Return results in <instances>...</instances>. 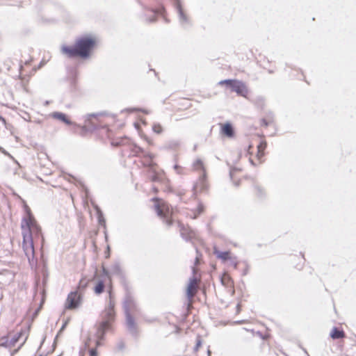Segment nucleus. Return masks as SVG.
<instances>
[{"label": "nucleus", "mask_w": 356, "mask_h": 356, "mask_svg": "<svg viewBox=\"0 0 356 356\" xmlns=\"http://www.w3.org/2000/svg\"><path fill=\"white\" fill-rule=\"evenodd\" d=\"M202 345V340H201V338L200 336H197V339H196V344L194 347V351L195 352H197L198 348L201 346Z\"/></svg>", "instance_id": "nucleus-33"}, {"label": "nucleus", "mask_w": 356, "mask_h": 356, "mask_svg": "<svg viewBox=\"0 0 356 356\" xmlns=\"http://www.w3.org/2000/svg\"><path fill=\"white\" fill-rule=\"evenodd\" d=\"M164 11V8H161L160 10H152V17L149 18H147L146 20L150 23L154 22L156 20V16L159 13L163 14V12Z\"/></svg>", "instance_id": "nucleus-29"}, {"label": "nucleus", "mask_w": 356, "mask_h": 356, "mask_svg": "<svg viewBox=\"0 0 356 356\" xmlns=\"http://www.w3.org/2000/svg\"><path fill=\"white\" fill-rule=\"evenodd\" d=\"M193 166L195 170H199L202 172V175L199 178V182L195 186V188H197L200 187L201 191L205 190L207 187L206 183L207 174L203 161L200 159H197L193 162Z\"/></svg>", "instance_id": "nucleus-7"}, {"label": "nucleus", "mask_w": 356, "mask_h": 356, "mask_svg": "<svg viewBox=\"0 0 356 356\" xmlns=\"http://www.w3.org/2000/svg\"><path fill=\"white\" fill-rule=\"evenodd\" d=\"M105 284L103 280H99L94 287V291L96 294H101L104 291Z\"/></svg>", "instance_id": "nucleus-26"}, {"label": "nucleus", "mask_w": 356, "mask_h": 356, "mask_svg": "<svg viewBox=\"0 0 356 356\" xmlns=\"http://www.w3.org/2000/svg\"><path fill=\"white\" fill-rule=\"evenodd\" d=\"M207 354L209 356L211 355V350L209 349H208V350H207Z\"/></svg>", "instance_id": "nucleus-46"}, {"label": "nucleus", "mask_w": 356, "mask_h": 356, "mask_svg": "<svg viewBox=\"0 0 356 356\" xmlns=\"http://www.w3.org/2000/svg\"><path fill=\"white\" fill-rule=\"evenodd\" d=\"M95 45V40L90 37H82L78 39L73 46L63 45L62 53L70 58L80 57L88 58Z\"/></svg>", "instance_id": "nucleus-1"}, {"label": "nucleus", "mask_w": 356, "mask_h": 356, "mask_svg": "<svg viewBox=\"0 0 356 356\" xmlns=\"http://www.w3.org/2000/svg\"><path fill=\"white\" fill-rule=\"evenodd\" d=\"M129 110L131 111H138L143 112V113L149 114V111H147V110H145L143 108H131Z\"/></svg>", "instance_id": "nucleus-39"}, {"label": "nucleus", "mask_w": 356, "mask_h": 356, "mask_svg": "<svg viewBox=\"0 0 356 356\" xmlns=\"http://www.w3.org/2000/svg\"><path fill=\"white\" fill-rule=\"evenodd\" d=\"M90 356H97V350L96 348H90L89 350Z\"/></svg>", "instance_id": "nucleus-37"}, {"label": "nucleus", "mask_w": 356, "mask_h": 356, "mask_svg": "<svg viewBox=\"0 0 356 356\" xmlns=\"http://www.w3.org/2000/svg\"><path fill=\"white\" fill-rule=\"evenodd\" d=\"M220 132L222 135L228 138H232L235 135L234 129L230 122L221 124Z\"/></svg>", "instance_id": "nucleus-18"}, {"label": "nucleus", "mask_w": 356, "mask_h": 356, "mask_svg": "<svg viewBox=\"0 0 356 356\" xmlns=\"http://www.w3.org/2000/svg\"><path fill=\"white\" fill-rule=\"evenodd\" d=\"M26 335L24 341L26 340L28 337L27 330H22L20 332L16 333L9 341V346H14L17 342L24 336ZM25 341H24V343Z\"/></svg>", "instance_id": "nucleus-21"}, {"label": "nucleus", "mask_w": 356, "mask_h": 356, "mask_svg": "<svg viewBox=\"0 0 356 356\" xmlns=\"http://www.w3.org/2000/svg\"><path fill=\"white\" fill-rule=\"evenodd\" d=\"M107 115H108V113L105 111L88 114L87 115V118L85 120V127H86L88 130H95L99 127V125L97 124V122H94L91 118L97 119L98 117Z\"/></svg>", "instance_id": "nucleus-12"}, {"label": "nucleus", "mask_w": 356, "mask_h": 356, "mask_svg": "<svg viewBox=\"0 0 356 356\" xmlns=\"http://www.w3.org/2000/svg\"><path fill=\"white\" fill-rule=\"evenodd\" d=\"M126 317V325L128 330L133 336L137 335V328L134 318L131 314L130 312H124Z\"/></svg>", "instance_id": "nucleus-15"}, {"label": "nucleus", "mask_w": 356, "mask_h": 356, "mask_svg": "<svg viewBox=\"0 0 356 356\" xmlns=\"http://www.w3.org/2000/svg\"><path fill=\"white\" fill-rule=\"evenodd\" d=\"M102 272H103L104 275H105V276H106L108 277H110V275H111L110 269L108 270V269H106L105 268H103Z\"/></svg>", "instance_id": "nucleus-38"}, {"label": "nucleus", "mask_w": 356, "mask_h": 356, "mask_svg": "<svg viewBox=\"0 0 356 356\" xmlns=\"http://www.w3.org/2000/svg\"><path fill=\"white\" fill-rule=\"evenodd\" d=\"M234 184H235L236 186H239V181H236V183H234Z\"/></svg>", "instance_id": "nucleus-47"}, {"label": "nucleus", "mask_w": 356, "mask_h": 356, "mask_svg": "<svg viewBox=\"0 0 356 356\" xmlns=\"http://www.w3.org/2000/svg\"><path fill=\"white\" fill-rule=\"evenodd\" d=\"M272 122L270 120H267L266 118H263L261 122V125L264 127H268Z\"/></svg>", "instance_id": "nucleus-35"}, {"label": "nucleus", "mask_w": 356, "mask_h": 356, "mask_svg": "<svg viewBox=\"0 0 356 356\" xmlns=\"http://www.w3.org/2000/svg\"><path fill=\"white\" fill-rule=\"evenodd\" d=\"M40 356H42V355H40Z\"/></svg>", "instance_id": "nucleus-56"}, {"label": "nucleus", "mask_w": 356, "mask_h": 356, "mask_svg": "<svg viewBox=\"0 0 356 356\" xmlns=\"http://www.w3.org/2000/svg\"><path fill=\"white\" fill-rule=\"evenodd\" d=\"M330 336L333 339H340L345 337V333L342 330L334 327L330 332Z\"/></svg>", "instance_id": "nucleus-23"}, {"label": "nucleus", "mask_w": 356, "mask_h": 356, "mask_svg": "<svg viewBox=\"0 0 356 356\" xmlns=\"http://www.w3.org/2000/svg\"><path fill=\"white\" fill-rule=\"evenodd\" d=\"M179 227L182 238L186 241H191L194 236L193 231L181 222H179Z\"/></svg>", "instance_id": "nucleus-16"}, {"label": "nucleus", "mask_w": 356, "mask_h": 356, "mask_svg": "<svg viewBox=\"0 0 356 356\" xmlns=\"http://www.w3.org/2000/svg\"><path fill=\"white\" fill-rule=\"evenodd\" d=\"M214 254L217 258L225 261L231 259L230 252L229 251H220L214 249Z\"/></svg>", "instance_id": "nucleus-24"}, {"label": "nucleus", "mask_w": 356, "mask_h": 356, "mask_svg": "<svg viewBox=\"0 0 356 356\" xmlns=\"http://www.w3.org/2000/svg\"><path fill=\"white\" fill-rule=\"evenodd\" d=\"M250 163H252V165H254V162H253V161H252V159H250Z\"/></svg>", "instance_id": "nucleus-51"}, {"label": "nucleus", "mask_w": 356, "mask_h": 356, "mask_svg": "<svg viewBox=\"0 0 356 356\" xmlns=\"http://www.w3.org/2000/svg\"><path fill=\"white\" fill-rule=\"evenodd\" d=\"M152 130L156 134H161L163 132V128L159 123H154L152 126Z\"/></svg>", "instance_id": "nucleus-30"}, {"label": "nucleus", "mask_w": 356, "mask_h": 356, "mask_svg": "<svg viewBox=\"0 0 356 356\" xmlns=\"http://www.w3.org/2000/svg\"><path fill=\"white\" fill-rule=\"evenodd\" d=\"M204 211V206L202 203H200L198 204L197 211L194 213V216L193 217V219L197 218V216L201 214Z\"/></svg>", "instance_id": "nucleus-31"}, {"label": "nucleus", "mask_w": 356, "mask_h": 356, "mask_svg": "<svg viewBox=\"0 0 356 356\" xmlns=\"http://www.w3.org/2000/svg\"><path fill=\"white\" fill-rule=\"evenodd\" d=\"M232 263L234 268H237V265H238L237 262L232 261Z\"/></svg>", "instance_id": "nucleus-42"}, {"label": "nucleus", "mask_w": 356, "mask_h": 356, "mask_svg": "<svg viewBox=\"0 0 356 356\" xmlns=\"http://www.w3.org/2000/svg\"><path fill=\"white\" fill-rule=\"evenodd\" d=\"M267 147V143L266 141H261L258 145H257V156L258 158H261L264 156V150Z\"/></svg>", "instance_id": "nucleus-28"}, {"label": "nucleus", "mask_w": 356, "mask_h": 356, "mask_svg": "<svg viewBox=\"0 0 356 356\" xmlns=\"http://www.w3.org/2000/svg\"><path fill=\"white\" fill-rule=\"evenodd\" d=\"M197 280L193 275L189 279V282L186 289V296L188 300H191L197 291Z\"/></svg>", "instance_id": "nucleus-13"}, {"label": "nucleus", "mask_w": 356, "mask_h": 356, "mask_svg": "<svg viewBox=\"0 0 356 356\" xmlns=\"http://www.w3.org/2000/svg\"><path fill=\"white\" fill-rule=\"evenodd\" d=\"M230 176H231V177H232V170L230 171Z\"/></svg>", "instance_id": "nucleus-55"}, {"label": "nucleus", "mask_w": 356, "mask_h": 356, "mask_svg": "<svg viewBox=\"0 0 356 356\" xmlns=\"http://www.w3.org/2000/svg\"><path fill=\"white\" fill-rule=\"evenodd\" d=\"M127 147L129 150L128 156H140V154H142L143 157L147 159L148 161L152 160L154 157V154L145 152L142 147L138 146L136 144H129Z\"/></svg>", "instance_id": "nucleus-9"}, {"label": "nucleus", "mask_w": 356, "mask_h": 356, "mask_svg": "<svg viewBox=\"0 0 356 356\" xmlns=\"http://www.w3.org/2000/svg\"><path fill=\"white\" fill-rule=\"evenodd\" d=\"M110 271L111 275L118 276L120 279H124L125 275L124 273L121 268L120 264L118 261L113 264L110 267Z\"/></svg>", "instance_id": "nucleus-20"}, {"label": "nucleus", "mask_w": 356, "mask_h": 356, "mask_svg": "<svg viewBox=\"0 0 356 356\" xmlns=\"http://www.w3.org/2000/svg\"><path fill=\"white\" fill-rule=\"evenodd\" d=\"M153 189H154L155 193H156L158 191V189L156 187H154Z\"/></svg>", "instance_id": "nucleus-48"}, {"label": "nucleus", "mask_w": 356, "mask_h": 356, "mask_svg": "<svg viewBox=\"0 0 356 356\" xmlns=\"http://www.w3.org/2000/svg\"><path fill=\"white\" fill-rule=\"evenodd\" d=\"M52 117L56 120H58L65 124L73 126V127H79V126L75 123L72 122L67 116L66 114L61 112H54L51 114Z\"/></svg>", "instance_id": "nucleus-17"}, {"label": "nucleus", "mask_w": 356, "mask_h": 356, "mask_svg": "<svg viewBox=\"0 0 356 356\" xmlns=\"http://www.w3.org/2000/svg\"><path fill=\"white\" fill-rule=\"evenodd\" d=\"M255 189L257 191V195L259 197H262L264 195V192L261 187L257 186H255Z\"/></svg>", "instance_id": "nucleus-34"}, {"label": "nucleus", "mask_w": 356, "mask_h": 356, "mask_svg": "<svg viewBox=\"0 0 356 356\" xmlns=\"http://www.w3.org/2000/svg\"><path fill=\"white\" fill-rule=\"evenodd\" d=\"M247 272H248V270H244L243 275H246Z\"/></svg>", "instance_id": "nucleus-50"}, {"label": "nucleus", "mask_w": 356, "mask_h": 356, "mask_svg": "<svg viewBox=\"0 0 356 356\" xmlns=\"http://www.w3.org/2000/svg\"><path fill=\"white\" fill-rule=\"evenodd\" d=\"M124 286L126 291L125 297L123 302L124 312H131V311L135 308L136 304L131 293L129 289L128 284L124 283Z\"/></svg>", "instance_id": "nucleus-11"}, {"label": "nucleus", "mask_w": 356, "mask_h": 356, "mask_svg": "<svg viewBox=\"0 0 356 356\" xmlns=\"http://www.w3.org/2000/svg\"><path fill=\"white\" fill-rule=\"evenodd\" d=\"M1 346H4V347H8V346H9V341H6L5 342L2 343H1Z\"/></svg>", "instance_id": "nucleus-41"}, {"label": "nucleus", "mask_w": 356, "mask_h": 356, "mask_svg": "<svg viewBox=\"0 0 356 356\" xmlns=\"http://www.w3.org/2000/svg\"><path fill=\"white\" fill-rule=\"evenodd\" d=\"M219 85H225L232 92H235L238 95L246 97L248 90L246 85L238 79H225L218 83Z\"/></svg>", "instance_id": "nucleus-6"}, {"label": "nucleus", "mask_w": 356, "mask_h": 356, "mask_svg": "<svg viewBox=\"0 0 356 356\" xmlns=\"http://www.w3.org/2000/svg\"><path fill=\"white\" fill-rule=\"evenodd\" d=\"M114 307V302L110 298L108 306L102 313V320L98 325L95 334L97 339L96 341L97 346L100 345V341L104 339L106 332L110 330L111 323L115 319Z\"/></svg>", "instance_id": "nucleus-2"}, {"label": "nucleus", "mask_w": 356, "mask_h": 356, "mask_svg": "<svg viewBox=\"0 0 356 356\" xmlns=\"http://www.w3.org/2000/svg\"><path fill=\"white\" fill-rule=\"evenodd\" d=\"M0 121H1L3 123H6V120L4 118H3L1 115H0Z\"/></svg>", "instance_id": "nucleus-43"}, {"label": "nucleus", "mask_w": 356, "mask_h": 356, "mask_svg": "<svg viewBox=\"0 0 356 356\" xmlns=\"http://www.w3.org/2000/svg\"><path fill=\"white\" fill-rule=\"evenodd\" d=\"M156 163L152 160L144 161L143 165L147 166L149 169V179L153 182H159L162 181V177L154 170Z\"/></svg>", "instance_id": "nucleus-14"}, {"label": "nucleus", "mask_w": 356, "mask_h": 356, "mask_svg": "<svg viewBox=\"0 0 356 356\" xmlns=\"http://www.w3.org/2000/svg\"><path fill=\"white\" fill-rule=\"evenodd\" d=\"M180 145V142L177 140H171L165 144V148L168 149H175Z\"/></svg>", "instance_id": "nucleus-27"}, {"label": "nucleus", "mask_w": 356, "mask_h": 356, "mask_svg": "<svg viewBox=\"0 0 356 356\" xmlns=\"http://www.w3.org/2000/svg\"><path fill=\"white\" fill-rule=\"evenodd\" d=\"M116 348L118 350L121 351L125 348V343L122 340L119 341L117 343Z\"/></svg>", "instance_id": "nucleus-32"}, {"label": "nucleus", "mask_w": 356, "mask_h": 356, "mask_svg": "<svg viewBox=\"0 0 356 356\" xmlns=\"http://www.w3.org/2000/svg\"><path fill=\"white\" fill-rule=\"evenodd\" d=\"M94 207L97 212L98 222H99V225L105 227L106 226V220H105V218L104 217L102 210L97 205H95Z\"/></svg>", "instance_id": "nucleus-25"}, {"label": "nucleus", "mask_w": 356, "mask_h": 356, "mask_svg": "<svg viewBox=\"0 0 356 356\" xmlns=\"http://www.w3.org/2000/svg\"><path fill=\"white\" fill-rule=\"evenodd\" d=\"M88 280L86 278H82L79 282L77 290L70 292L67 298L65 308L68 309H74L77 308L82 300L81 292L87 287Z\"/></svg>", "instance_id": "nucleus-5"}, {"label": "nucleus", "mask_w": 356, "mask_h": 356, "mask_svg": "<svg viewBox=\"0 0 356 356\" xmlns=\"http://www.w3.org/2000/svg\"><path fill=\"white\" fill-rule=\"evenodd\" d=\"M22 248L29 261L35 257L34 243L29 232L23 236Z\"/></svg>", "instance_id": "nucleus-8"}, {"label": "nucleus", "mask_w": 356, "mask_h": 356, "mask_svg": "<svg viewBox=\"0 0 356 356\" xmlns=\"http://www.w3.org/2000/svg\"><path fill=\"white\" fill-rule=\"evenodd\" d=\"M174 168H175V169H177V168H179V166H178V165H175Z\"/></svg>", "instance_id": "nucleus-49"}, {"label": "nucleus", "mask_w": 356, "mask_h": 356, "mask_svg": "<svg viewBox=\"0 0 356 356\" xmlns=\"http://www.w3.org/2000/svg\"><path fill=\"white\" fill-rule=\"evenodd\" d=\"M24 208L27 216L23 218L21 222L22 236H24V234L29 232L31 238H33V241L40 237L43 240L41 228L37 224V222L31 213L30 208L26 204L24 206Z\"/></svg>", "instance_id": "nucleus-4"}, {"label": "nucleus", "mask_w": 356, "mask_h": 356, "mask_svg": "<svg viewBox=\"0 0 356 356\" xmlns=\"http://www.w3.org/2000/svg\"><path fill=\"white\" fill-rule=\"evenodd\" d=\"M193 273L195 274V268H193Z\"/></svg>", "instance_id": "nucleus-52"}, {"label": "nucleus", "mask_w": 356, "mask_h": 356, "mask_svg": "<svg viewBox=\"0 0 356 356\" xmlns=\"http://www.w3.org/2000/svg\"><path fill=\"white\" fill-rule=\"evenodd\" d=\"M174 6L177 12L179 20L181 26L186 28L190 25V20L184 11L180 0H174Z\"/></svg>", "instance_id": "nucleus-10"}, {"label": "nucleus", "mask_w": 356, "mask_h": 356, "mask_svg": "<svg viewBox=\"0 0 356 356\" xmlns=\"http://www.w3.org/2000/svg\"><path fill=\"white\" fill-rule=\"evenodd\" d=\"M0 152H2L3 154H4L5 155H8V156L12 157L10 155V154L7 151H6L3 147H1V146H0Z\"/></svg>", "instance_id": "nucleus-40"}, {"label": "nucleus", "mask_w": 356, "mask_h": 356, "mask_svg": "<svg viewBox=\"0 0 356 356\" xmlns=\"http://www.w3.org/2000/svg\"><path fill=\"white\" fill-rule=\"evenodd\" d=\"M155 210H156V212L157 213V215L159 216H160L161 218H164V221L166 223V225L168 226H170L172 225V220L170 219V218H167V216H165L163 209H161V207H160L159 204H156L155 206Z\"/></svg>", "instance_id": "nucleus-22"}, {"label": "nucleus", "mask_w": 356, "mask_h": 356, "mask_svg": "<svg viewBox=\"0 0 356 356\" xmlns=\"http://www.w3.org/2000/svg\"><path fill=\"white\" fill-rule=\"evenodd\" d=\"M150 70L153 71L155 74H156V71L154 70L151 69Z\"/></svg>", "instance_id": "nucleus-54"}, {"label": "nucleus", "mask_w": 356, "mask_h": 356, "mask_svg": "<svg viewBox=\"0 0 356 356\" xmlns=\"http://www.w3.org/2000/svg\"><path fill=\"white\" fill-rule=\"evenodd\" d=\"M69 89L72 92H76L79 91V85L77 81V75L76 72H72L70 76L68 78Z\"/></svg>", "instance_id": "nucleus-19"}, {"label": "nucleus", "mask_w": 356, "mask_h": 356, "mask_svg": "<svg viewBox=\"0 0 356 356\" xmlns=\"http://www.w3.org/2000/svg\"><path fill=\"white\" fill-rule=\"evenodd\" d=\"M39 310H40V308H38V309L35 312L34 315H37V314H38V312H39Z\"/></svg>", "instance_id": "nucleus-45"}, {"label": "nucleus", "mask_w": 356, "mask_h": 356, "mask_svg": "<svg viewBox=\"0 0 356 356\" xmlns=\"http://www.w3.org/2000/svg\"><path fill=\"white\" fill-rule=\"evenodd\" d=\"M114 307V302L110 298L108 306L102 313V320L98 325L95 334L97 339L96 341L97 346L100 345V341L104 339L106 332L110 330L111 323L115 319Z\"/></svg>", "instance_id": "nucleus-3"}, {"label": "nucleus", "mask_w": 356, "mask_h": 356, "mask_svg": "<svg viewBox=\"0 0 356 356\" xmlns=\"http://www.w3.org/2000/svg\"><path fill=\"white\" fill-rule=\"evenodd\" d=\"M79 184L81 185V186L82 189L84 191V192H85V193H86V197H88V193H89V191H88V188H87V187L85 186V184H84L82 181H79Z\"/></svg>", "instance_id": "nucleus-36"}, {"label": "nucleus", "mask_w": 356, "mask_h": 356, "mask_svg": "<svg viewBox=\"0 0 356 356\" xmlns=\"http://www.w3.org/2000/svg\"><path fill=\"white\" fill-rule=\"evenodd\" d=\"M66 324H67V323H65L62 325V327H61V328H60V332H61V331H62V330L65 327Z\"/></svg>", "instance_id": "nucleus-44"}, {"label": "nucleus", "mask_w": 356, "mask_h": 356, "mask_svg": "<svg viewBox=\"0 0 356 356\" xmlns=\"http://www.w3.org/2000/svg\"><path fill=\"white\" fill-rule=\"evenodd\" d=\"M268 72H269L270 74H272V73H273V70H268Z\"/></svg>", "instance_id": "nucleus-53"}]
</instances>
